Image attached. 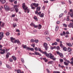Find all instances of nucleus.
Returning <instances> with one entry per match:
<instances>
[{
	"instance_id": "nucleus-1",
	"label": "nucleus",
	"mask_w": 73,
	"mask_h": 73,
	"mask_svg": "<svg viewBox=\"0 0 73 73\" xmlns=\"http://www.w3.org/2000/svg\"><path fill=\"white\" fill-rule=\"evenodd\" d=\"M22 5L23 9H24L25 11H27V10L28 11L27 13H29L30 11V10L29 9H28V7H27V6L25 5V3H24Z\"/></svg>"
},
{
	"instance_id": "nucleus-2",
	"label": "nucleus",
	"mask_w": 73,
	"mask_h": 73,
	"mask_svg": "<svg viewBox=\"0 0 73 73\" xmlns=\"http://www.w3.org/2000/svg\"><path fill=\"white\" fill-rule=\"evenodd\" d=\"M43 47L44 48L45 50H47L49 48V47L48 46V44L46 43H44Z\"/></svg>"
},
{
	"instance_id": "nucleus-3",
	"label": "nucleus",
	"mask_w": 73,
	"mask_h": 73,
	"mask_svg": "<svg viewBox=\"0 0 73 73\" xmlns=\"http://www.w3.org/2000/svg\"><path fill=\"white\" fill-rule=\"evenodd\" d=\"M38 5L39 4L38 3H32L31 5H30V6L32 7V6H34L35 7H37L38 6Z\"/></svg>"
},
{
	"instance_id": "nucleus-4",
	"label": "nucleus",
	"mask_w": 73,
	"mask_h": 73,
	"mask_svg": "<svg viewBox=\"0 0 73 73\" xmlns=\"http://www.w3.org/2000/svg\"><path fill=\"white\" fill-rule=\"evenodd\" d=\"M15 43H17L18 45H21V42L19 39L15 40L14 42Z\"/></svg>"
},
{
	"instance_id": "nucleus-5",
	"label": "nucleus",
	"mask_w": 73,
	"mask_h": 73,
	"mask_svg": "<svg viewBox=\"0 0 73 73\" xmlns=\"http://www.w3.org/2000/svg\"><path fill=\"white\" fill-rule=\"evenodd\" d=\"M0 50L1 51V54H3L5 53V49L2 50V49H1Z\"/></svg>"
},
{
	"instance_id": "nucleus-6",
	"label": "nucleus",
	"mask_w": 73,
	"mask_h": 73,
	"mask_svg": "<svg viewBox=\"0 0 73 73\" xmlns=\"http://www.w3.org/2000/svg\"><path fill=\"white\" fill-rule=\"evenodd\" d=\"M46 56L48 58H50V59H53L54 58V56H52V55H50V56L49 55H46Z\"/></svg>"
},
{
	"instance_id": "nucleus-7",
	"label": "nucleus",
	"mask_w": 73,
	"mask_h": 73,
	"mask_svg": "<svg viewBox=\"0 0 73 73\" xmlns=\"http://www.w3.org/2000/svg\"><path fill=\"white\" fill-rule=\"evenodd\" d=\"M4 7L5 9H6L7 11H9L10 9L9 7H8V6H7V5H5Z\"/></svg>"
},
{
	"instance_id": "nucleus-8",
	"label": "nucleus",
	"mask_w": 73,
	"mask_h": 73,
	"mask_svg": "<svg viewBox=\"0 0 73 73\" xmlns=\"http://www.w3.org/2000/svg\"><path fill=\"white\" fill-rule=\"evenodd\" d=\"M68 26L70 28H73V24L72 23H70V24L68 25Z\"/></svg>"
},
{
	"instance_id": "nucleus-9",
	"label": "nucleus",
	"mask_w": 73,
	"mask_h": 73,
	"mask_svg": "<svg viewBox=\"0 0 73 73\" xmlns=\"http://www.w3.org/2000/svg\"><path fill=\"white\" fill-rule=\"evenodd\" d=\"M70 12L71 13V14H70V16L71 17H72L73 16V10L72 9H71L70 10Z\"/></svg>"
},
{
	"instance_id": "nucleus-10",
	"label": "nucleus",
	"mask_w": 73,
	"mask_h": 73,
	"mask_svg": "<svg viewBox=\"0 0 73 73\" xmlns=\"http://www.w3.org/2000/svg\"><path fill=\"white\" fill-rule=\"evenodd\" d=\"M42 54H45L46 55H52V54L51 53H49L48 54L46 52V51H45L43 52Z\"/></svg>"
},
{
	"instance_id": "nucleus-11",
	"label": "nucleus",
	"mask_w": 73,
	"mask_h": 73,
	"mask_svg": "<svg viewBox=\"0 0 73 73\" xmlns=\"http://www.w3.org/2000/svg\"><path fill=\"white\" fill-rule=\"evenodd\" d=\"M12 42L13 43L14 42H13V40H15V38H13V37H11L10 38Z\"/></svg>"
},
{
	"instance_id": "nucleus-12",
	"label": "nucleus",
	"mask_w": 73,
	"mask_h": 73,
	"mask_svg": "<svg viewBox=\"0 0 73 73\" xmlns=\"http://www.w3.org/2000/svg\"><path fill=\"white\" fill-rule=\"evenodd\" d=\"M17 73H24L23 71H21V70L20 69H19L17 70Z\"/></svg>"
},
{
	"instance_id": "nucleus-13",
	"label": "nucleus",
	"mask_w": 73,
	"mask_h": 73,
	"mask_svg": "<svg viewBox=\"0 0 73 73\" xmlns=\"http://www.w3.org/2000/svg\"><path fill=\"white\" fill-rule=\"evenodd\" d=\"M41 9V7L40 6H39L37 7L36 9L37 11H40V9Z\"/></svg>"
},
{
	"instance_id": "nucleus-14",
	"label": "nucleus",
	"mask_w": 73,
	"mask_h": 73,
	"mask_svg": "<svg viewBox=\"0 0 73 73\" xmlns=\"http://www.w3.org/2000/svg\"><path fill=\"white\" fill-rule=\"evenodd\" d=\"M56 53L58 55H63V54L62 53L60 52L59 51H56Z\"/></svg>"
},
{
	"instance_id": "nucleus-15",
	"label": "nucleus",
	"mask_w": 73,
	"mask_h": 73,
	"mask_svg": "<svg viewBox=\"0 0 73 73\" xmlns=\"http://www.w3.org/2000/svg\"><path fill=\"white\" fill-rule=\"evenodd\" d=\"M12 57L14 61H16V60H17L16 57L15 56H12Z\"/></svg>"
},
{
	"instance_id": "nucleus-16",
	"label": "nucleus",
	"mask_w": 73,
	"mask_h": 73,
	"mask_svg": "<svg viewBox=\"0 0 73 73\" xmlns=\"http://www.w3.org/2000/svg\"><path fill=\"white\" fill-rule=\"evenodd\" d=\"M58 30V26L57 25L56 26L55 28V31H57Z\"/></svg>"
},
{
	"instance_id": "nucleus-17",
	"label": "nucleus",
	"mask_w": 73,
	"mask_h": 73,
	"mask_svg": "<svg viewBox=\"0 0 73 73\" xmlns=\"http://www.w3.org/2000/svg\"><path fill=\"white\" fill-rule=\"evenodd\" d=\"M33 19L34 20H36V21H38V19L37 18V17H36V16H35L34 17Z\"/></svg>"
},
{
	"instance_id": "nucleus-18",
	"label": "nucleus",
	"mask_w": 73,
	"mask_h": 73,
	"mask_svg": "<svg viewBox=\"0 0 73 73\" xmlns=\"http://www.w3.org/2000/svg\"><path fill=\"white\" fill-rule=\"evenodd\" d=\"M22 47L24 49H25L27 48V46L26 45H25L24 44H22Z\"/></svg>"
},
{
	"instance_id": "nucleus-19",
	"label": "nucleus",
	"mask_w": 73,
	"mask_h": 73,
	"mask_svg": "<svg viewBox=\"0 0 73 73\" xmlns=\"http://www.w3.org/2000/svg\"><path fill=\"white\" fill-rule=\"evenodd\" d=\"M63 50H64V51H67V48H66V47H63Z\"/></svg>"
},
{
	"instance_id": "nucleus-20",
	"label": "nucleus",
	"mask_w": 73,
	"mask_h": 73,
	"mask_svg": "<svg viewBox=\"0 0 73 73\" xmlns=\"http://www.w3.org/2000/svg\"><path fill=\"white\" fill-rule=\"evenodd\" d=\"M42 27V26H41V25L39 24L38 26V29H40Z\"/></svg>"
},
{
	"instance_id": "nucleus-21",
	"label": "nucleus",
	"mask_w": 73,
	"mask_h": 73,
	"mask_svg": "<svg viewBox=\"0 0 73 73\" xmlns=\"http://www.w3.org/2000/svg\"><path fill=\"white\" fill-rule=\"evenodd\" d=\"M47 63H48V64L49 65V64H52V63H53V61H50L48 62Z\"/></svg>"
},
{
	"instance_id": "nucleus-22",
	"label": "nucleus",
	"mask_w": 73,
	"mask_h": 73,
	"mask_svg": "<svg viewBox=\"0 0 73 73\" xmlns=\"http://www.w3.org/2000/svg\"><path fill=\"white\" fill-rule=\"evenodd\" d=\"M66 44L67 45H68V46H72V45L70 43H67Z\"/></svg>"
},
{
	"instance_id": "nucleus-23",
	"label": "nucleus",
	"mask_w": 73,
	"mask_h": 73,
	"mask_svg": "<svg viewBox=\"0 0 73 73\" xmlns=\"http://www.w3.org/2000/svg\"><path fill=\"white\" fill-rule=\"evenodd\" d=\"M44 16V13H42L40 15H39V16L40 17H43Z\"/></svg>"
},
{
	"instance_id": "nucleus-24",
	"label": "nucleus",
	"mask_w": 73,
	"mask_h": 73,
	"mask_svg": "<svg viewBox=\"0 0 73 73\" xmlns=\"http://www.w3.org/2000/svg\"><path fill=\"white\" fill-rule=\"evenodd\" d=\"M67 50L68 52H71V51H72V49H71L70 48H68Z\"/></svg>"
},
{
	"instance_id": "nucleus-25",
	"label": "nucleus",
	"mask_w": 73,
	"mask_h": 73,
	"mask_svg": "<svg viewBox=\"0 0 73 73\" xmlns=\"http://www.w3.org/2000/svg\"><path fill=\"white\" fill-rule=\"evenodd\" d=\"M30 25L31 26V27H34V26L35 25V24L33 23H31L30 24Z\"/></svg>"
},
{
	"instance_id": "nucleus-26",
	"label": "nucleus",
	"mask_w": 73,
	"mask_h": 73,
	"mask_svg": "<svg viewBox=\"0 0 73 73\" xmlns=\"http://www.w3.org/2000/svg\"><path fill=\"white\" fill-rule=\"evenodd\" d=\"M1 2L2 4H4L6 2V1L5 0H3L1 1Z\"/></svg>"
},
{
	"instance_id": "nucleus-27",
	"label": "nucleus",
	"mask_w": 73,
	"mask_h": 73,
	"mask_svg": "<svg viewBox=\"0 0 73 73\" xmlns=\"http://www.w3.org/2000/svg\"><path fill=\"white\" fill-rule=\"evenodd\" d=\"M0 36L4 37V33L3 32H0Z\"/></svg>"
},
{
	"instance_id": "nucleus-28",
	"label": "nucleus",
	"mask_w": 73,
	"mask_h": 73,
	"mask_svg": "<svg viewBox=\"0 0 73 73\" xmlns=\"http://www.w3.org/2000/svg\"><path fill=\"white\" fill-rule=\"evenodd\" d=\"M35 53L36 55H41L39 53L37 52L36 51L35 52Z\"/></svg>"
},
{
	"instance_id": "nucleus-29",
	"label": "nucleus",
	"mask_w": 73,
	"mask_h": 73,
	"mask_svg": "<svg viewBox=\"0 0 73 73\" xmlns=\"http://www.w3.org/2000/svg\"><path fill=\"white\" fill-rule=\"evenodd\" d=\"M7 68L9 69H12V68L10 66L8 65H7Z\"/></svg>"
},
{
	"instance_id": "nucleus-30",
	"label": "nucleus",
	"mask_w": 73,
	"mask_h": 73,
	"mask_svg": "<svg viewBox=\"0 0 73 73\" xmlns=\"http://www.w3.org/2000/svg\"><path fill=\"white\" fill-rule=\"evenodd\" d=\"M64 64L65 65H66V66H68V65H69V64H68V63L66 62H64Z\"/></svg>"
},
{
	"instance_id": "nucleus-31",
	"label": "nucleus",
	"mask_w": 73,
	"mask_h": 73,
	"mask_svg": "<svg viewBox=\"0 0 73 73\" xmlns=\"http://www.w3.org/2000/svg\"><path fill=\"white\" fill-rule=\"evenodd\" d=\"M60 46L62 48L64 47V45H63L62 44H60Z\"/></svg>"
},
{
	"instance_id": "nucleus-32",
	"label": "nucleus",
	"mask_w": 73,
	"mask_h": 73,
	"mask_svg": "<svg viewBox=\"0 0 73 73\" xmlns=\"http://www.w3.org/2000/svg\"><path fill=\"white\" fill-rule=\"evenodd\" d=\"M49 34V33L48 31H46L44 33V34L45 35H48Z\"/></svg>"
},
{
	"instance_id": "nucleus-33",
	"label": "nucleus",
	"mask_w": 73,
	"mask_h": 73,
	"mask_svg": "<svg viewBox=\"0 0 73 73\" xmlns=\"http://www.w3.org/2000/svg\"><path fill=\"white\" fill-rule=\"evenodd\" d=\"M15 10L16 11V12H19V9L17 8H15Z\"/></svg>"
},
{
	"instance_id": "nucleus-34",
	"label": "nucleus",
	"mask_w": 73,
	"mask_h": 73,
	"mask_svg": "<svg viewBox=\"0 0 73 73\" xmlns=\"http://www.w3.org/2000/svg\"><path fill=\"white\" fill-rule=\"evenodd\" d=\"M43 60H44V61H45V62H48V60L47 59H46V58H43Z\"/></svg>"
},
{
	"instance_id": "nucleus-35",
	"label": "nucleus",
	"mask_w": 73,
	"mask_h": 73,
	"mask_svg": "<svg viewBox=\"0 0 73 73\" xmlns=\"http://www.w3.org/2000/svg\"><path fill=\"white\" fill-rule=\"evenodd\" d=\"M56 49L57 50H60V46H57L56 47Z\"/></svg>"
},
{
	"instance_id": "nucleus-36",
	"label": "nucleus",
	"mask_w": 73,
	"mask_h": 73,
	"mask_svg": "<svg viewBox=\"0 0 73 73\" xmlns=\"http://www.w3.org/2000/svg\"><path fill=\"white\" fill-rule=\"evenodd\" d=\"M9 61L10 62H13V59L12 58H10L9 59Z\"/></svg>"
},
{
	"instance_id": "nucleus-37",
	"label": "nucleus",
	"mask_w": 73,
	"mask_h": 73,
	"mask_svg": "<svg viewBox=\"0 0 73 73\" xmlns=\"http://www.w3.org/2000/svg\"><path fill=\"white\" fill-rule=\"evenodd\" d=\"M56 41L58 42H59L60 41V39L59 38H57L56 39Z\"/></svg>"
},
{
	"instance_id": "nucleus-38",
	"label": "nucleus",
	"mask_w": 73,
	"mask_h": 73,
	"mask_svg": "<svg viewBox=\"0 0 73 73\" xmlns=\"http://www.w3.org/2000/svg\"><path fill=\"white\" fill-rule=\"evenodd\" d=\"M15 0H9V1L10 3H13V2H14V1H15Z\"/></svg>"
},
{
	"instance_id": "nucleus-39",
	"label": "nucleus",
	"mask_w": 73,
	"mask_h": 73,
	"mask_svg": "<svg viewBox=\"0 0 73 73\" xmlns=\"http://www.w3.org/2000/svg\"><path fill=\"white\" fill-rule=\"evenodd\" d=\"M10 34V33L9 32H7L6 33V36H9Z\"/></svg>"
},
{
	"instance_id": "nucleus-40",
	"label": "nucleus",
	"mask_w": 73,
	"mask_h": 73,
	"mask_svg": "<svg viewBox=\"0 0 73 73\" xmlns=\"http://www.w3.org/2000/svg\"><path fill=\"white\" fill-rule=\"evenodd\" d=\"M30 50H31V51H34L35 50L34 49V48H30Z\"/></svg>"
},
{
	"instance_id": "nucleus-41",
	"label": "nucleus",
	"mask_w": 73,
	"mask_h": 73,
	"mask_svg": "<svg viewBox=\"0 0 73 73\" xmlns=\"http://www.w3.org/2000/svg\"><path fill=\"white\" fill-rule=\"evenodd\" d=\"M59 60L60 62H64V60L62 59H59Z\"/></svg>"
},
{
	"instance_id": "nucleus-42",
	"label": "nucleus",
	"mask_w": 73,
	"mask_h": 73,
	"mask_svg": "<svg viewBox=\"0 0 73 73\" xmlns=\"http://www.w3.org/2000/svg\"><path fill=\"white\" fill-rule=\"evenodd\" d=\"M31 42H32V43H33L34 42H35V40L33 39H32L31 40Z\"/></svg>"
},
{
	"instance_id": "nucleus-43",
	"label": "nucleus",
	"mask_w": 73,
	"mask_h": 73,
	"mask_svg": "<svg viewBox=\"0 0 73 73\" xmlns=\"http://www.w3.org/2000/svg\"><path fill=\"white\" fill-rule=\"evenodd\" d=\"M56 48V46H54V47H51L50 48L51 49L53 50L54 49H55Z\"/></svg>"
},
{
	"instance_id": "nucleus-44",
	"label": "nucleus",
	"mask_w": 73,
	"mask_h": 73,
	"mask_svg": "<svg viewBox=\"0 0 73 73\" xmlns=\"http://www.w3.org/2000/svg\"><path fill=\"white\" fill-rule=\"evenodd\" d=\"M4 25H5V23H3L2 25H1V27H4Z\"/></svg>"
},
{
	"instance_id": "nucleus-45",
	"label": "nucleus",
	"mask_w": 73,
	"mask_h": 73,
	"mask_svg": "<svg viewBox=\"0 0 73 73\" xmlns=\"http://www.w3.org/2000/svg\"><path fill=\"white\" fill-rule=\"evenodd\" d=\"M64 15V13H62L60 15H59V17H62V15Z\"/></svg>"
},
{
	"instance_id": "nucleus-46",
	"label": "nucleus",
	"mask_w": 73,
	"mask_h": 73,
	"mask_svg": "<svg viewBox=\"0 0 73 73\" xmlns=\"http://www.w3.org/2000/svg\"><path fill=\"white\" fill-rule=\"evenodd\" d=\"M46 70H47L48 73H51V72L50 71V70H49V69H47Z\"/></svg>"
},
{
	"instance_id": "nucleus-47",
	"label": "nucleus",
	"mask_w": 73,
	"mask_h": 73,
	"mask_svg": "<svg viewBox=\"0 0 73 73\" xmlns=\"http://www.w3.org/2000/svg\"><path fill=\"white\" fill-rule=\"evenodd\" d=\"M17 26V25L15 23H14L13 24V27L14 28H15V27H16Z\"/></svg>"
},
{
	"instance_id": "nucleus-48",
	"label": "nucleus",
	"mask_w": 73,
	"mask_h": 73,
	"mask_svg": "<svg viewBox=\"0 0 73 73\" xmlns=\"http://www.w3.org/2000/svg\"><path fill=\"white\" fill-rule=\"evenodd\" d=\"M46 39L47 40V41H50V38L49 37H48L46 38Z\"/></svg>"
},
{
	"instance_id": "nucleus-49",
	"label": "nucleus",
	"mask_w": 73,
	"mask_h": 73,
	"mask_svg": "<svg viewBox=\"0 0 73 73\" xmlns=\"http://www.w3.org/2000/svg\"><path fill=\"white\" fill-rule=\"evenodd\" d=\"M16 32H19L20 33V30L18 29H16Z\"/></svg>"
},
{
	"instance_id": "nucleus-50",
	"label": "nucleus",
	"mask_w": 73,
	"mask_h": 73,
	"mask_svg": "<svg viewBox=\"0 0 73 73\" xmlns=\"http://www.w3.org/2000/svg\"><path fill=\"white\" fill-rule=\"evenodd\" d=\"M63 25L65 27H67V25L65 24H63Z\"/></svg>"
},
{
	"instance_id": "nucleus-51",
	"label": "nucleus",
	"mask_w": 73,
	"mask_h": 73,
	"mask_svg": "<svg viewBox=\"0 0 73 73\" xmlns=\"http://www.w3.org/2000/svg\"><path fill=\"white\" fill-rule=\"evenodd\" d=\"M69 16H68L67 17V21H69Z\"/></svg>"
},
{
	"instance_id": "nucleus-52",
	"label": "nucleus",
	"mask_w": 73,
	"mask_h": 73,
	"mask_svg": "<svg viewBox=\"0 0 73 73\" xmlns=\"http://www.w3.org/2000/svg\"><path fill=\"white\" fill-rule=\"evenodd\" d=\"M4 36H1V35H0V40H2L3 39V38Z\"/></svg>"
},
{
	"instance_id": "nucleus-53",
	"label": "nucleus",
	"mask_w": 73,
	"mask_h": 73,
	"mask_svg": "<svg viewBox=\"0 0 73 73\" xmlns=\"http://www.w3.org/2000/svg\"><path fill=\"white\" fill-rule=\"evenodd\" d=\"M63 36H65V34H66V33H65V32L64 31H63Z\"/></svg>"
},
{
	"instance_id": "nucleus-54",
	"label": "nucleus",
	"mask_w": 73,
	"mask_h": 73,
	"mask_svg": "<svg viewBox=\"0 0 73 73\" xmlns=\"http://www.w3.org/2000/svg\"><path fill=\"white\" fill-rule=\"evenodd\" d=\"M35 42H36V43H37L38 42V40H35Z\"/></svg>"
},
{
	"instance_id": "nucleus-55",
	"label": "nucleus",
	"mask_w": 73,
	"mask_h": 73,
	"mask_svg": "<svg viewBox=\"0 0 73 73\" xmlns=\"http://www.w3.org/2000/svg\"><path fill=\"white\" fill-rule=\"evenodd\" d=\"M41 11H39L38 13V15L39 16L41 15Z\"/></svg>"
},
{
	"instance_id": "nucleus-56",
	"label": "nucleus",
	"mask_w": 73,
	"mask_h": 73,
	"mask_svg": "<svg viewBox=\"0 0 73 73\" xmlns=\"http://www.w3.org/2000/svg\"><path fill=\"white\" fill-rule=\"evenodd\" d=\"M21 60L22 62H24V60L23 58H21Z\"/></svg>"
},
{
	"instance_id": "nucleus-57",
	"label": "nucleus",
	"mask_w": 73,
	"mask_h": 73,
	"mask_svg": "<svg viewBox=\"0 0 73 73\" xmlns=\"http://www.w3.org/2000/svg\"><path fill=\"white\" fill-rule=\"evenodd\" d=\"M44 3H48V1H44Z\"/></svg>"
},
{
	"instance_id": "nucleus-58",
	"label": "nucleus",
	"mask_w": 73,
	"mask_h": 73,
	"mask_svg": "<svg viewBox=\"0 0 73 73\" xmlns=\"http://www.w3.org/2000/svg\"><path fill=\"white\" fill-rule=\"evenodd\" d=\"M35 49L36 51H37V50H38V48H37V47H35Z\"/></svg>"
},
{
	"instance_id": "nucleus-59",
	"label": "nucleus",
	"mask_w": 73,
	"mask_h": 73,
	"mask_svg": "<svg viewBox=\"0 0 73 73\" xmlns=\"http://www.w3.org/2000/svg\"><path fill=\"white\" fill-rule=\"evenodd\" d=\"M31 7V9H35V7H33V6H32V7Z\"/></svg>"
},
{
	"instance_id": "nucleus-60",
	"label": "nucleus",
	"mask_w": 73,
	"mask_h": 73,
	"mask_svg": "<svg viewBox=\"0 0 73 73\" xmlns=\"http://www.w3.org/2000/svg\"><path fill=\"white\" fill-rule=\"evenodd\" d=\"M66 35H69V34H70L69 32L68 31H66Z\"/></svg>"
},
{
	"instance_id": "nucleus-61",
	"label": "nucleus",
	"mask_w": 73,
	"mask_h": 73,
	"mask_svg": "<svg viewBox=\"0 0 73 73\" xmlns=\"http://www.w3.org/2000/svg\"><path fill=\"white\" fill-rule=\"evenodd\" d=\"M17 1H15L14 2V3L15 4H16L17 3Z\"/></svg>"
},
{
	"instance_id": "nucleus-62",
	"label": "nucleus",
	"mask_w": 73,
	"mask_h": 73,
	"mask_svg": "<svg viewBox=\"0 0 73 73\" xmlns=\"http://www.w3.org/2000/svg\"><path fill=\"white\" fill-rule=\"evenodd\" d=\"M30 48H29V47H27L26 49L27 50H30Z\"/></svg>"
},
{
	"instance_id": "nucleus-63",
	"label": "nucleus",
	"mask_w": 73,
	"mask_h": 73,
	"mask_svg": "<svg viewBox=\"0 0 73 73\" xmlns=\"http://www.w3.org/2000/svg\"><path fill=\"white\" fill-rule=\"evenodd\" d=\"M38 10H36L35 11V13L36 14H38Z\"/></svg>"
},
{
	"instance_id": "nucleus-64",
	"label": "nucleus",
	"mask_w": 73,
	"mask_h": 73,
	"mask_svg": "<svg viewBox=\"0 0 73 73\" xmlns=\"http://www.w3.org/2000/svg\"><path fill=\"white\" fill-rule=\"evenodd\" d=\"M54 44L55 45H57V42H55L54 43Z\"/></svg>"
}]
</instances>
